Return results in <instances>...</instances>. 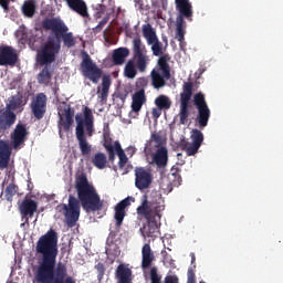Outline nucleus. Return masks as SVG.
<instances>
[{
  "mask_svg": "<svg viewBox=\"0 0 283 283\" xmlns=\"http://www.w3.org/2000/svg\"><path fill=\"white\" fill-rule=\"evenodd\" d=\"M35 253L41 255L34 273L36 283H76L72 276H67V265L60 262L59 256V232L50 229L41 235L35 245Z\"/></svg>",
  "mask_w": 283,
  "mask_h": 283,
  "instance_id": "nucleus-1",
  "label": "nucleus"
},
{
  "mask_svg": "<svg viewBox=\"0 0 283 283\" xmlns=\"http://www.w3.org/2000/svg\"><path fill=\"white\" fill-rule=\"evenodd\" d=\"M75 189L77 198L73 195L69 196V203H61L56 207L59 213H63L67 227H76V221L81 218V205L86 213L101 211L103 201L96 191V188L87 180L85 172L80 174L75 178Z\"/></svg>",
  "mask_w": 283,
  "mask_h": 283,
  "instance_id": "nucleus-2",
  "label": "nucleus"
},
{
  "mask_svg": "<svg viewBox=\"0 0 283 283\" xmlns=\"http://www.w3.org/2000/svg\"><path fill=\"white\" fill-rule=\"evenodd\" d=\"M163 211H165V199L160 191L153 190L150 199L147 198V195L143 196L142 203L137 208V214L147 220L144 231L148 238H154L158 231V222L163 218Z\"/></svg>",
  "mask_w": 283,
  "mask_h": 283,
  "instance_id": "nucleus-3",
  "label": "nucleus"
},
{
  "mask_svg": "<svg viewBox=\"0 0 283 283\" xmlns=\"http://www.w3.org/2000/svg\"><path fill=\"white\" fill-rule=\"evenodd\" d=\"M75 122V137L80 151L82 156H90L92 154V144L87 142V137L92 138L94 136V115L90 107H84V117L83 115H76Z\"/></svg>",
  "mask_w": 283,
  "mask_h": 283,
  "instance_id": "nucleus-4",
  "label": "nucleus"
},
{
  "mask_svg": "<svg viewBox=\"0 0 283 283\" xmlns=\"http://www.w3.org/2000/svg\"><path fill=\"white\" fill-rule=\"evenodd\" d=\"M25 105H28V97L21 92L9 97V103L4 108L0 109V134H6L17 123V114L14 112H23Z\"/></svg>",
  "mask_w": 283,
  "mask_h": 283,
  "instance_id": "nucleus-5",
  "label": "nucleus"
},
{
  "mask_svg": "<svg viewBox=\"0 0 283 283\" xmlns=\"http://www.w3.org/2000/svg\"><path fill=\"white\" fill-rule=\"evenodd\" d=\"M43 30L51 31L54 34L55 41H63L64 48H74L76 39L74 33L70 32V28L61 20V18H45L42 21Z\"/></svg>",
  "mask_w": 283,
  "mask_h": 283,
  "instance_id": "nucleus-6",
  "label": "nucleus"
},
{
  "mask_svg": "<svg viewBox=\"0 0 283 283\" xmlns=\"http://www.w3.org/2000/svg\"><path fill=\"white\" fill-rule=\"evenodd\" d=\"M59 52H61V41H56V38L49 35L38 51V62L40 65H50V63L56 61Z\"/></svg>",
  "mask_w": 283,
  "mask_h": 283,
  "instance_id": "nucleus-7",
  "label": "nucleus"
},
{
  "mask_svg": "<svg viewBox=\"0 0 283 283\" xmlns=\"http://www.w3.org/2000/svg\"><path fill=\"white\" fill-rule=\"evenodd\" d=\"M193 96V82H184L182 92L180 93V105H179V123L180 125H187L189 123V117L191 112L189 106L191 104V98Z\"/></svg>",
  "mask_w": 283,
  "mask_h": 283,
  "instance_id": "nucleus-8",
  "label": "nucleus"
},
{
  "mask_svg": "<svg viewBox=\"0 0 283 283\" xmlns=\"http://www.w3.org/2000/svg\"><path fill=\"white\" fill-rule=\"evenodd\" d=\"M193 105L198 112L197 114V123L201 129L209 125V118H211V109H209V105L207 104V99L202 92H199L193 95Z\"/></svg>",
  "mask_w": 283,
  "mask_h": 283,
  "instance_id": "nucleus-9",
  "label": "nucleus"
},
{
  "mask_svg": "<svg viewBox=\"0 0 283 283\" xmlns=\"http://www.w3.org/2000/svg\"><path fill=\"white\" fill-rule=\"evenodd\" d=\"M190 139L192 140L191 143L186 139H181L179 148L181 151H186L187 156H196L200 147H202V143H205V135L201 130L192 129L190 133Z\"/></svg>",
  "mask_w": 283,
  "mask_h": 283,
  "instance_id": "nucleus-10",
  "label": "nucleus"
},
{
  "mask_svg": "<svg viewBox=\"0 0 283 283\" xmlns=\"http://www.w3.org/2000/svg\"><path fill=\"white\" fill-rule=\"evenodd\" d=\"M81 69L83 76L97 85L98 81H101V76H103V70L97 67V65L92 62V57H90L88 54H86L83 59L81 63Z\"/></svg>",
  "mask_w": 283,
  "mask_h": 283,
  "instance_id": "nucleus-11",
  "label": "nucleus"
},
{
  "mask_svg": "<svg viewBox=\"0 0 283 283\" xmlns=\"http://www.w3.org/2000/svg\"><path fill=\"white\" fill-rule=\"evenodd\" d=\"M143 36L146 39L148 45H151L154 56H163V42L158 40V35H156V31H154L151 24L143 25Z\"/></svg>",
  "mask_w": 283,
  "mask_h": 283,
  "instance_id": "nucleus-12",
  "label": "nucleus"
},
{
  "mask_svg": "<svg viewBox=\"0 0 283 283\" xmlns=\"http://www.w3.org/2000/svg\"><path fill=\"white\" fill-rule=\"evenodd\" d=\"M151 182H154V175H151V169L145 167L135 168V187H137L139 191L149 189V187H151Z\"/></svg>",
  "mask_w": 283,
  "mask_h": 283,
  "instance_id": "nucleus-13",
  "label": "nucleus"
},
{
  "mask_svg": "<svg viewBox=\"0 0 283 283\" xmlns=\"http://www.w3.org/2000/svg\"><path fill=\"white\" fill-rule=\"evenodd\" d=\"M30 107L34 118L36 120H41L48 112V96L45 93H39L35 95V97L31 101Z\"/></svg>",
  "mask_w": 283,
  "mask_h": 283,
  "instance_id": "nucleus-14",
  "label": "nucleus"
},
{
  "mask_svg": "<svg viewBox=\"0 0 283 283\" xmlns=\"http://www.w3.org/2000/svg\"><path fill=\"white\" fill-rule=\"evenodd\" d=\"M28 125L19 122L11 133V143L13 149H21V147L25 145V140H28Z\"/></svg>",
  "mask_w": 283,
  "mask_h": 283,
  "instance_id": "nucleus-15",
  "label": "nucleus"
},
{
  "mask_svg": "<svg viewBox=\"0 0 283 283\" xmlns=\"http://www.w3.org/2000/svg\"><path fill=\"white\" fill-rule=\"evenodd\" d=\"M39 209V203L32 199H24L20 205V213L22 216L21 227H25V224H30V218H34V213Z\"/></svg>",
  "mask_w": 283,
  "mask_h": 283,
  "instance_id": "nucleus-16",
  "label": "nucleus"
},
{
  "mask_svg": "<svg viewBox=\"0 0 283 283\" xmlns=\"http://www.w3.org/2000/svg\"><path fill=\"white\" fill-rule=\"evenodd\" d=\"M19 62V54L17 50L10 45L0 46V65H6L9 67H14Z\"/></svg>",
  "mask_w": 283,
  "mask_h": 283,
  "instance_id": "nucleus-17",
  "label": "nucleus"
},
{
  "mask_svg": "<svg viewBox=\"0 0 283 283\" xmlns=\"http://www.w3.org/2000/svg\"><path fill=\"white\" fill-rule=\"evenodd\" d=\"M132 202H135L134 197H126L115 206L114 218L116 227H123V220H125V216H127V208L132 207Z\"/></svg>",
  "mask_w": 283,
  "mask_h": 283,
  "instance_id": "nucleus-18",
  "label": "nucleus"
},
{
  "mask_svg": "<svg viewBox=\"0 0 283 283\" xmlns=\"http://www.w3.org/2000/svg\"><path fill=\"white\" fill-rule=\"evenodd\" d=\"M176 10L179 12L177 19H188L191 21V17H193V7L189 0H175Z\"/></svg>",
  "mask_w": 283,
  "mask_h": 283,
  "instance_id": "nucleus-19",
  "label": "nucleus"
},
{
  "mask_svg": "<svg viewBox=\"0 0 283 283\" xmlns=\"http://www.w3.org/2000/svg\"><path fill=\"white\" fill-rule=\"evenodd\" d=\"M60 115V119L57 123V127L60 132L63 129L64 132H70L72 129V125H74V109L72 107L64 108V117Z\"/></svg>",
  "mask_w": 283,
  "mask_h": 283,
  "instance_id": "nucleus-20",
  "label": "nucleus"
},
{
  "mask_svg": "<svg viewBox=\"0 0 283 283\" xmlns=\"http://www.w3.org/2000/svg\"><path fill=\"white\" fill-rule=\"evenodd\" d=\"M155 260L156 255H154L151 245H149V243H145L142 248V269H149L151 264H154Z\"/></svg>",
  "mask_w": 283,
  "mask_h": 283,
  "instance_id": "nucleus-21",
  "label": "nucleus"
},
{
  "mask_svg": "<svg viewBox=\"0 0 283 283\" xmlns=\"http://www.w3.org/2000/svg\"><path fill=\"white\" fill-rule=\"evenodd\" d=\"M153 160L155 165L159 167V169H164V167H167V163H169V151L167 150V147H159L154 154Z\"/></svg>",
  "mask_w": 283,
  "mask_h": 283,
  "instance_id": "nucleus-22",
  "label": "nucleus"
},
{
  "mask_svg": "<svg viewBox=\"0 0 283 283\" xmlns=\"http://www.w3.org/2000/svg\"><path fill=\"white\" fill-rule=\"evenodd\" d=\"M169 61H171V56L169 54H163L159 56L157 62V67L155 69L158 72L165 74L166 78H171V67L169 66Z\"/></svg>",
  "mask_w": 283,
  "mask_h": 283,
  "instance_id": "nucleus-23",
  "label": "nucleus"
},
{
  "mask_svg": "<svg viewBox=\"0 0 283 283\" xmlns=\"http://www.w3.org/2000/svg\"><path fill=\"white\" fill-rule=\"evenodd\" d=\"M69 8L73 10V12H76L80 14V17H83L84 19L90 17V13H87V4L83 0H65Z\"/></svg>",
  "mask_w": 283,
  "mask_h": 283,
  "instance_id": "nucleus-24",
  "label": "nucleus"
},
{
  "mask_svg": "<svg viewBox=\"0 0 283 283\" xmlns=\"http://www.w3.org/2000/svg\"><path fill=\"white\" fill-rule=\"evenodd\" d=\"M147 103V95H145V90H139L134 93L132 102V112L138 114L143 109V105Z\"/></svg>",
  "mask_w": 283,
  "mask_h": 283,
  "instance_id": "nucleus-25",
  "label": "nucleus"
},
{
  "mask_svg": "<svg viewBox=\"0 0 283 283\" xmlns=\"http://www.w3.org/2000/svg\"><path fill=\"white\" fill-rule=\"evenodd\" d=\"M150 78H151V85L155 90H160L161 87H165L167 85V81L171 77H165V73L160 74V71H156V69H153L150 72Z\"/></svg>",
  "mask_w": 283,
  "mask_h": 283,
  "instance_id": "nucleus-26",
  "label": "nucleus"
},
{
  "mask_svg": "<svg viewBox=\"0 0 283 283\" xmlns=\"http://www.w3.org/2000/svg\"><path fill=\"white\" fill-rule=\"evenodd\" d=\"M115 275L117 283H132V269L127 268L125 264L117 266Z\"/></svg>",
  "mask_w": 283,
  "mask_h": 283,
  "instance_id": "nucleus-27",
  "label": "nucleus"
},
{
  "mask_svg": "<svg viewBox=\"0 0 283 283\" xmlns=\"http://www.w3.org/2000/svg\"><path fill=\"white\" fill-rule=\"evenodd\" d=\"M164 180H167L168 188L174 189V187H180L182 185V177L180 176V169L172 167L168 177Z\"/></svg>",
  "mask_w": 283,
  "mask_h": 283,
  "instance_id": "nucleus-28",
  "label": "nucleus"
},
{
  "mask_svg": "<svg viewBox=\"0 0 283 283\" xmlns=\"http://www.w3.org/2000/svg\"><path fill=\"white\" fill-rule=\"evenodd\" d=\"M127 56H129V49L118 48L113 51L112 61L114 65H123L127 61Z\"/></svg>",
  "mask_w": 283,
  "mask_h": 283,
  "instance_id": "nucleus-29",
  "label": "nucleus"
},
{
  "mask_svg": "<svg viewBox=\"0 0 283 283\" xmlns=\"http://www.w3.org/2000/svg\"><path fill=\"white\" fill-rule=\"evenodd\" d=\"M10 147L8 144H0V169H7L8 165H10Z\"/></svg>",
  "mask_w": 283,
  "mask_h": 283,
  "instance_id": "nucleus-30",
  "label": "nucleus"
},
{
  "mask_svg": "<svg viewBox=\"0 0 283 283\" xmlns=\"http://www.w3.org/2000/svg\"><path fill=\"white\" fill-rule=\"evenodd\" d=\"M44 65L45 66L40 71L36 78L40 85L48 86L52 81V69L48 64Z\"/></svg>",
  "mask_w": 283,
  "mask_h": 283,
  "instance_id": "nucleus-31",
  "label": "nucleus"
},
{
  "mask_svg": "<svg viewBox=\"0 0 283 283\" xmlns=\"http://www.w3.org/2000/svg\"><path fill=\"white\" fill-rule=\"evenodd\" d=\"M109 87H112V77H109V75H104L102 78V90L98 95L102 103L107 101V96H109Z\"/></svg>",
  "mask_w": 283,
  "mask_h": 283,
  "instance_id": "nucleus-32",
  "label": "nucleus"
},
{
  "mask_svg": "<svg viewBox=\"0 0 283 283\" xmlns=\"http://www.w3.org/2000/svg\"><path fill=\"white\" fill-rule=\"evenodd\" d=\"M115 151L119 158V161H118L119 169H125V165L129 163V158H127V155L125 154V150H123V147L120 146L119 142H115Z\"/></svg>",
  "mask_w": 283,
  "mask_h": 283,
  "instance_id": "nucleus-33",
  "label": "nucleus"
},
{
  "mask_svg": "<svg viewBox=\"0 0 283 283\" xmlns=\"http://www.w3.org/2000/svg\"><path fill=\"white\" fill-rule=\"evenodd\" d=\"M135 65L139 72H147V65H149V57L146 54L133 56Z\"/></svg>",
  "mask_w": 283,
  "mask_h": 283,
  "instance_id": "nucleus-34",
  "label": "nucleus"
},
{
  "mask_svg": "<svg viewBox=\"0 0 283 283\" xmlns=\"http://www.w3.org/2000/svg\"><path fill=\"white\" fill-rule=\"evenodd\" d=\"M143 54H147L145 44H143V40H140V38H135L133 40V56H140Z\"/></svg>",
  "mask_w": 283,
  "mask_h": 283,
  "instance_id": "nucleus-35",
  "label": "nucleus"
},
{
  "mask_svg": "<svg viewBox=\"0 0 283 283\" xmlns=\"http://www.w3.org/2000/svg\"><path fill=\"white\" fill-rule=\"evenodd\" d=\"M185 19L177 18V25H176V35L175 39L179 41V43H182L185 41Z\"/></svg>",
  "mask_w": 283,
  "mask_h": 283,
  "instance_id": "nucleus-36",
  "label": "nucleus"
},
{
  "mask_svg": "<svg viewBox=\"0 0 283 283\" xmlns=\"http://www.w3.org/2000/svg\"><path fill=\"white\" fill-rule=\"evenodd\" d=\"M156 107H159L160 109H171V99L167 95H159L155 99Z\"/></svg>",
  "mask_w": 283,
  "mask_h": 283,
  "instance_id": "nucleus-37",
  "label": "nucleus"
},
{
  "mask_svg": "<svg viewBox=\"0 0 283 283\" xmlns=\"http://www.w3.org/2000/svg\"><path fill=\"white\" fill-rule=\"evenodd\" d=\"M92 163L97 169H105L107 167V156L103 153H97L93 157Z\"/></svg>",
  "mask_w": 283,
  "mask_h": 283,
  "instance_id": "nucleus-38",
  "label": "nucleus"
},
{
  "mask_svg": "<svg viewBox=\"0 0 283 283\" xmlns=\"http://www.w3.org/2000/svg\"><path fill=\"white\" fill-rule=\"evenodd\" d=\"M22 12L24 17H34L36 12V4L34 3V1H25L22 6Z\"/></svg>",
  "mask_w": 283,
  "mask_h": 283,
  "instance_id": "nucleus-39",
  "label": "nucleus"
},
{
  "mask_svg": "<svg viewBox=\"0 0 283 283\" xmlns=\"http://www.w3.org/2000/svg\"><path fill=\"white\" fill-rule=\"evenodd\" d=\"M124 74L126 78H136V74H138V71H136V64L134 63V60H129L126 63Z\"/></svg>",
  "mask_w": 283,
  "mask_h": 283,
  "instance_id": "nucleus-40",
  "label": "nucleus"
},
{
  "mask_svg": "<svg viewBox=\"0 0 283 283\" xmlns=\"http://www.w3.org/2000/svg\"><path fill=\"white\" fill-rule=\"evenodd\" d=\"M17 185L14 184H10L9 186H7L6 188V198L9 202H12V198H14V196H17Z\"/></svg>",
  "mask_w": 283,
  "mask_h": 283,
  "instance_id": "nucleus-41",
  "label": "nucleus"
},
{
  "mask_svg": "<svg viewBox=\"0 0 283 283\" xmlns=\"http://www.w3.org/2000/svg\"><path fill=\"white\" fill-rule=\"evenodd\" d=\"M105 149L108 153L109 163H114L116 160V143H114V146L112 144L105 145Z\"/></svg>",
  "mask_w": 283,
  "mask_h": 283,
  "instance_id": "nucleus-42",
  "label": "nucleus"
},
{
  "mask_svg": "<svg viewBox=\"0 0 283 283\" xmlns=\"http://www.w3.org/2000/svg\"><path fill=\"white\" fill-rule=\"evenodd\" d=\"M150 283H161L163 282V276L158 274V268L153 266L150 269Z\"/></svg>",
  "mask_w": 283,
  "mask_h": 283,
  "instance_id": "nucleus-43",
  "label": "nucleus"
},
{
  "mask_svg": "<svg viewBox=\"0 0 283 283\" xmlns=\"http://www.w3.org/2000/svg\"><path fill=\"white\" fill-rule=\"evenodd\" d=\"M111 18L112 13H106L103 20L99 21V23L93 29V32H95V34H98V32L103 30V27L109 21Z\"/></svg>",
  "mask_w": 283,
  "mask_h": 283,
  "instance_id": "nucleus-44",
  "label": "nucleus"
},
{
  "mask_svg": "<svg viewBox=\"0 0 283 283\" xmlns=\"http://www.w3.org/2000/svg\"><path fill=\"white\" fill-rule=\"evenodd\" d=\"M150 142L156 143L157 147H160V145H163V135H160V133H156V132L151 133Z\"/></svg>",
  "mask_w": 283,
  "mask_h": 283,
  "instance_id": "nucleus-45",
  "label": "nucleus"
},
{
  "mask_svg": "<svg viewBox=\"0 0 283 283\" xmlns=\"http://www.w3.org/2000/svg\"><path fill=\"white\" fill-rule=\"evenodd\" d=\"M95 269L97 271V280L98 282H101L103 280V276L105 275V264L99 262L95 265Z\"/></svg>",
  "mask_w": 283,
  "mask_h": 283,
  "instance_id": "nucleus-46",
  "label": "nucleus"
},
{
  "mask_svg": "<svg viewBox=\"0 0 283 283\" xmlns=\"http://www.w3.org/2000/svg\"><path fill=\"white\" fill-rule=\"evenodd\" d=\"M153 8H163L167 10V0H153Z\"/></svg>",
  "mask_w": 283,
  "mask_h": 283,
  "instance_id": "nucleus-47",
  "label": "nucleus"
},
{
  "mask_svg": "<svg viewBox=\"0 0 283 283\" xmlns=\"http://www.w3.org/2000/svg\"><path fill=\"white\" fill-rule=\"evenodd\" d=\"M147 77H139L136 82V86L139 87V90H145L148 85Z\"/></svg>",
  "mask_w": 283,
  "mask_h": 283,
  "instance_id": "nucleus-48",
  "label": "nucleus"
},
{
  "mask_svg": "<svg viewBox=\"0 0 283 283\" xmlns=\"http://www.w3.org/2000/svg\"><path fill=\"white\" fill-rule=\"evenodd\" d=\"M187 282H196V265L188 269V281Z\"/></svg>",
  "mask_w": 283,
  "mask_h": 283,
  "instance_id": "nucleus-49",
  "label": "nucleus"
},
{
  "mask_svg": "<svg viewBox=\"0 0 283 283\" xmlns=\"http://www.w3.org/2000/svg\"><path fill=\"white\" fill-rule=\"evenodd\" d=\"M108 13H111V17H113V19H118V14H120V7H118L117 9L115 7H112L107 10L106 14Z\"/></svg>",
  "mask_w": 283,
  "mask_h": 283,
  "instance_id": "nucleus-50",
  "label": "nucleus"
},
{
  "mask_svg": "<svg viewBox=\"0 0 283 283\" xmlns=\"http://www.w3.org/2000/svg\"><path fill=\"white\" fill-rule=\"evenodd\" d=\"M151 114H153V118H160V116H163V108L157 106L153 108Z\"/></svg>",
  "mask_w": 283,
  "mask_h": 283,
  "instance_id": "nucleus-51",
  "label": "nucleus"
},
{
  "mask_svg": "<svg viewBox=\"0 0 283 283\" xmlns=\"http://www.w3.org/2000/svg\"><path fill=\"white\" fill-rule=\"evenodd\" d=\"M164 283H179V280L176 275H167L164 280Z\"/></svg>",
  "mask_w": 283,
  "mask_h": 283,
  "instance_id": "nucleus-52",
  "label": "nucleus"
},
{
  "mask_svg": "<svg viewBox=\"0 0 283 283\" xmlns=\"http://www.w3.org/2000/svg\"><path fill=\"white\" fill-rule=\"evenodd\" d=\"M0 6L3 10H9L10 8V0H0Z\"/></svg>",
  "mask_w": 283,
  "mask_h": 283,
  "instance_id": "nucleus-53",
  "label": "nucleus"
},
{
  "mask_svg": "<svg viewBox=\"0 0 283 283\" xmlns=\"http://www.w3.org/2000/svg\"><path fill=\"white\" fill-rule=\"evenodd\" d=\"M134 2L139 10H145V2L143 0H134Z\"/></svg>",
  "mask_w": 283,
  "mask_h": 283,
  "instance_id": "nucleus-54",
  "label": "nucleus"
},
{
  "mask_svg": "<svg viewBox=\"0 0 283 283\" xmlns=\"http://www.w3.org/2000/svg\"><path fill=\"white\" fill-rule=\"evenodd\" d=\"M177 159L180 160L177 165H185V160L182 159V153L177 154Z\"/></svg>",
  "mask_w": 283,
  "mask_h": 283,
  "instance_id": "nucleus-55",
  "label": "nucleus"
},
{
  "mask_svg": "<svg viewBox=\"0 0 283 283\" xmlns=\"http://www.w3.org/2000/svg\"><path fill=\"white\" fill-rule=\"evenodd\" d=\"M196 262V254L191 253V264Z\"/></svg>",
  "mask_w": 283,
  "mask_h": 283,
  "instance_id": "nucleus-56",
  "label": "nucleus"
},
{
  "mask_svg": "<svg viewBox=\"0 0 283 283\" xmlns=\"http://www.w3.org/2000/svg\"><path fill=\"white\" fill-rule=\"evenodd\" d=\"M163 41L166 43V48L169 45L168 41H167V36L163 38Z\"/></svg>",
  "mask_w": 283,
  "mask_h": 283,
  "instance_id": "nucleus-57",
  "label": "nucleus"
},
{
  "mask_svg": "<svg viewBox=\"0 0 283 283\" xmlns=\"http://www.w3.org/2000/svg\"><path fill=\"white\" fill-rule=\"evenodd\" d=\"M127 151H133V153H134V151H136V150H135L134 147H128V148H127Z\"/></svg>",
  "mask_w": 283,
  "mask_h": 283,
  "instance_id": "nucleus-58",
  "label": "nucleus"
}]
</instances>
